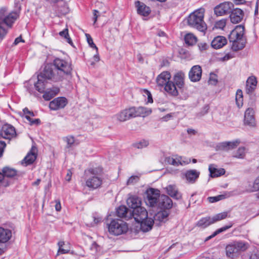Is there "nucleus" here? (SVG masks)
<instances>
[{
    "label": "nucleus",
    "instance_id": "nucleus-1",
    "mask_svg": "<svg viewBox=\"0 0 259 259\" xmlns=\"http://www.w3.org/2000/svg\"><path fill=\"white\" fill-rule=\"evenodd\" d=\"M132 217L136 222L140 223V229L143 232H148L152 228L154 220L148 218V212L144 207H140L132 210Z\"/></svg>",
    "mask_w": 259,
    "mask_h": 259
},
{
    "label": "nucleus",
    "instance_id": "nucleus-2",
    "mask_svg": "<svg viewBox=\"0 0 259 259\" xmlns=\"http://www.w3.org/2000/svg\"><path fill=\"white\" fill-rule=\"evenodd\" d=\"M102 169L100 168H90L85 170V186L93 191L100 188L103 183L102 178L100 177Z\"/></svg>",
    "mask_w": 259,
    "mask_h": 259
},
{
    "label": "nucleus",
    "instance_id": "nucleus-3",
    "mask_svg": "<svg viewBox=\"0 0 259 259\" xmlns=\"http://www.w3.org/2000/svg\"><path fill=\"white\" fill-rule=\"evenodd\" d=\"M244 27L238 25L233 30L229 35V39L232 42L231 48L234 51L242 50L245 46L246 39L244 36Z\"/></svg>",
    "mask_w": 259,
    "mask_h": 259
},
{
    "label": "nucleus",
    "instance_id": "nucleus-4",
    "mask_svg": "<svg viewBox=\"0 0 259 259\" xmlns=\"http://www.w3.org/2000/svg\"><path fill=\"white\" fill-rule=\"evenodd\" d=\"M204 9L200 8L191 13L187 18L189 26L204 32L207 29V25L204 21Z\"/></svg>",
    "mask_w": 259,
    "mask_h": 259
},
{
    "label": "nucleus",
    "instance_id": "nucleus-5",
    "mask_svg": "<svg viewBox=\"0 0 259 259\" xmlns=\"http://www.w3.org/2000/svg\"><path fill=\"white\" fill-rule=\"evenodd\" d=\"M247 242L242 241H234L226 247V255L232 259L237 257L241 252L245 251L249 247Z\"/></svg>",
    "mask_w": 259,
    "mask_h": 259
},
{
    "label": "nucleus",
    "instance_id": "nucleus-6",
    "mask_svg": "<svg viewBox=\"0 0 259 259\" xmlns=\"http://www.w3.org/2000/svg\"><path fill=\"white\" fill-rule=\"evenodd\" d=\"M109 233L113 235L118 236L125 233L128 226L125 222L119 219H113L107 223Z\"/></svg>",
    "mask_w": 259,
    "mask_h": 259
},
{
    "label": "nucleus",
    "instance_id": "nucleus-7",
    "mask_svg": "<svg viewBox=\"0 0 259 259\" xmlns=\"http://www.w3.org/2000/svg\"><path fill=\"white\" fill-rule=\"evenodd\" d=\"M53 64L61 80L65 75L71 74L72 70L71 62L60 58H56L53 61Z\"/></svg>",
    "mask_w": 259,
    "mask_h": 259
},
{
    "label": "nucleus",
    "instance_id": "nucleus-8",
    "mask_svg": "<svg viewBox=\"0 0 259 259\" xmlns=\"http://www.w3.org/2000/svg\"><path fill=\"white\" fill-rule=\"evenodd\" d=\"M39 75L46 80H51L55 82L62 80L53 63L46 64Z\"/></svg>",
    "mask_w": 259,
    "mask_h": 259
},
{
    "label": "nucleus",
    "instance_id": "nucleus-9",
    "mask_svg": "<svg viewBox=\"0 0 259 259\" xmlns=\"http://www.w3.org/2000/svg\"><path fill=\"white\" fill-rule=\"evenodd\" d=\"M160 196L159 190L150 188L146 191L144 200L147 205L154 207L157 205Z\"/></svg>",
    "mask_w": 259,
    "mask_h": 259
},
{
    "label": "nucleus",
    "instance_id": "nucleus-10",
    "mask_svg": "<svg viewBox=\"0 0 259 259\" xmlns=\"http://www.w3.org/2000/svg\"><path fill=\"white\" fill-rule=\"evenodd\" d=\"M234 8V4L230 2H225L217 6L214 8V14L218 16L230 13Z\"/></svg>",
    "mask_w": 259,
    "mask_h": 259
},
{
    "label": "nucleus",
    "instance_id": "nucleus-11",
    "mask_svg": "<svg viewBox=\"0 0 259 259\" xmlns=\"http://www.w3.org/2000/svg\"><path fill=\"white\" fill-rule=\"evenodd\" d=\"M21 7L19 6L16 10L7 14L5 13L4 24L11 28L15 21L19 17Z\"/></svg>",
    "mask_w": 259,
    "mask_h": 259
},
{
    "label": "nucleus",
    "instance_id": "nucleus-12",
    "mask_svg": "<svg viewBox=\"0 0 259 259\" xmlns=\"http://www.w3.org/2000/svg\"><path fill=\"white\" fill-rule=\"evenodd\" d=\"M134 111L133 107H132L128 109L122 110L119 113L116 114L115 115V117L118 121L120 122H124L132 118L135 117L133 112Z\"/></svg>",
    "mask_w": 259,
    "mask_h": 259
},
{
    "label": "nucleus",
    "instance_id": "nucleus-13",
    "mask_svg": "<svg viewBox=\"0 0 259 259\" xmlns=\"http://www.w3.org/2000/svg\"><path fill=\"white\" fill-rule=\"evenodd\" d=\"M67 103V100L66 98L58 97L50 102L49 107L51 110H57L64 108Z\"/></svg>",
    "mask_w": 259,
    "mask_h": 259
},
{
    "label": "nucleus",
    "instance_id": "nucleus-14",
    "mask_svg": "<svg viewBox=\"0 0 259 259\" xmlns=\"http://www.w3.org/2000/svg\"><path fill=\"white\" fill-rule=\"evenodd\" d=\"M244 122L245 125L254 126L256 124L254 111L253 108H248L245 111Z\"/></svg>",
    "mask_w": 259,
    "mask_h": 259
},
{
    "label": "nucleus",
    "instance_id": "nucleus-15",
    "mask_svg": "<svg viewBox=\"0 0 259 259\" xmlns=\"http://www.w3.org/2000/svg\"><path fill=\"white\" fill-rule=\"evenodd\" d=\"M202 69L199 65L193 66L189 72V77L191 81L197 82L200 80Z\"/></svg>",
    "mask_w": 259,
    "mask_h": 259
},
{
    "label": "nucleus",
    "instance_id": "nucleus-16",
    "mask_svg": "<svg viewBox=\"0 0 259 259\" xmlns=\"http://www.w3.org/2000/svg\"><path fill=\"white\" fill-rule=\"evenodd\" d=\"M244 17L243 11L239 8L232 9L230 12V19L231 22L234 24L240 22Z\"/></svg>",
    "mask_w": 259,
    "mask_h": 259
},
{
    "label": "nucleus",
    "instance_id": "nucleus-17",
    "mask_svg": "<svg viewBox=\"0 0 259 259\" xmlns=\"http://www.w3.org/2000/svg\"><path fill=\"white\" fill-rule=\"evenodd\" d=\"M2 129L4 139L11 140L16 136L15 127L10 124L4 125Z\"/></svg>",
    "mask_w": 259,
    "mask_h": 259
},
{
    "label": "nucleus",
    "instance_id": "nucleus-18",
    "mask_svg": "<svg viewBox=\"0 0 259 259\" xmlns=\"http://www.w3.org/2000/svg\"><path fill=\"white\" fill-rule=\"evenodd\" d=\"M135 6L137 8V13L142 16L147 17L151 13V9L144 3L140 1L135 2Z\"/></svg>",
    "mask_w": 259,
    "mask_h": 259
},
{
    "label": "nucleus",
    "instance_id": "nucleus-19",
    "mask_svg": "<svg viewBox=\"0 0 259 259\" xmlns=\"http://www.w3.org/2000/svg\"><path fill=\"white\" fill-rule=\"evenodd\" d=\"M157 205L161 208L169 210L172 207L171 199L166 195H161Z\"/></svg>",
    "mask_w": 259,
    "mask_h": 259
},
{
    "label": "nucleus",
    "instance_id": "nucleus-20",
    "mask_svg": "<svg viewBox=\"0 0 259 259\" xmlns=\"http://www.w3.org/2000/svg\"><path fill=\"white\" fill-rule=\"evenodd\" d=\"M256 78L254 76H250L246 81L245 92L248 95H251L254 92L257 85Z\"/></svg>",
    "mask_w": 259,
    "mask_h": 259
},
{
    "label": "nucleus",
    "instance_id": "nucleus-21",
    "mask_svg": "<svg viewBox=\"0 0 259 259\" xmlns=\"http://www.w3.org/2000/svg\"><path fill=\"white\" fill-rule=\"evenodd\" d=\"M239 141L233 142H224L218 144L217 146V149L218 150L228 151L236 148L239 144Z\"/></svg>",
    "mask_w": 259,
    "mask_h": 259
},
{
    "label": "nucleus",
    "instance_id": "nucleus-22",
    "mask_svg": "<svg viewBox=\"0 0 259 259\" xmlns=\"http://www.w3.org/2000/svg\"><path fill=\"white\" fill-rule=\"evenodd\" d=\"M171 77L170 74L167 71H163L156 78L157 85L159 87H163L169 81Z\"/></svg>",
    "mask_w": 259,
    "mask_h": 259
},
{
    "label": "nucleus",
    "instance_id": "nucleus-23",
    "mask_svg": "<svg viewBox=\"0 0 259 259\" xmlns=\"http://www.w3.org/2000/svg\"><path fill=\"white\" fill-rule=\"evenodd\" d=\"M116 214L119 218L128 220L132 218V210H129L124 205H121L117 208Z\"/></svg>",
    "mask_w": 259,
    "mask_h": 259
},
{
    "label": "nucleus",
    "instance_id": "nucleus-24",
    "mask_svg": "<svg viewBox=\"0 0 259 259\" xmlns=\"http://www.w3.org/2000/svg\"><path fill=\"white\" fill-rule=\"evenodd\" d=\"M200 175V172L196 169L187 170L185 174L187 181L191 184L194 183L198 179Z\"/></svg>",
    "mask_w": 259,
    "mask_h": 259
},
{
    "label": "nucleus",
    "instance_id": "nucleus-25",
    "mask_svg": "<svg viewBox=\"0 0 259 259\" xmlns=\"http://www.w3.org/2000/svg\"><path fill=\"white\" fill-rule=\"evenodd\" d=\"M227 43V40L225 37L218 36L212 40L211 45L215 49H219L222 48Z\"/></svg>",
    "mask_w": 259,
    "mask_h": 259
},
{
    "label": "nucleus",
    "instance_id": "nucleus-26",
    "mask_svg": "<svg viewBox=\"0 0 259 259\" xmlns=\"http://www.w3.org/2000/svg\"><path fill=\"white\" fill-rule=\"evenodd\" d=\"M12 237V231L8 229L0 227V244L9 241Z\"/></svg>",
    "mask_w": 259,
    "mask_h": 259
},
{
    "label": "nucleus",
    "instance_id": "nucleus-27",
    "mask_svg": "<svg viewBox=\"0 0 259 259\" xmlns=\"http://www.w3.org/2000/svg\"><path fill=\"white\" fill-rule=\"evenodd\" d=\"M133 109L134 110L133 112L135 117L137 116L145 117L149 115L152 112L151 109L144 107H139L138 108L133 107Z\"/></svg>",
    "mask_w": 259,
    "mask_h": 259
},
{
    "label": "nucleus",
    "instance_id": "nucleus-28",
    "mask_svg": "<svg viewBox=\"0 0 259 259\" xmlns=\"http://www.w3.org/2000/svg\"><path fill=\"white\" fill-rule=\"evenodd\" d=\"M128 206L133 209H136L138 207H141V199L136 196L130 197L126 200Z\"/></svg>",
    "mask_w": 259,
    "mask_h": 259
},
{
    "label": "nucleus",
    "instance_id": "nucleus-29",
    "mask_svg": "<svg viewBox=\"0 0 259 259\" xmlns=\"http://www.w3.org/2000/svg\"><path fill=\"white\" fill-rule=\"evenodd\" d=\"M47 83V80L43 77L40 78V75L38 74L37 81L34 85L36 90L40 93H42L45 91Z\"/></svg>",
    "mask_w": 259,
    "mask_h": 259
},
{
    "label": "nucleus",
    "instance_id": "nucleus-30",
    "mask_svg": "<svg viewBox=\"0 0 259 259\" xmlns=\"http://www.w3.org/2000/svg\"><path fill=\"white\" fill-rule=\"evenodd\" d=\"M164 90L173 96H177L179 92L176 88V84L172 81H169L164 86Z\"/></svg>",
    "mask_w": 259,
    "mask_h": 259
},
{
    "label": "nucleus",
    "instance_id": "nucleus-31",
    "mask_svg": "<svg viewBox=\"0 0 259 259\" xmlns=\"http://www.w3.org/2000/svg\"><path fill=\"white\" fill-rule=\"evenodd\" d=\"M59 92V89L58 88H53L47 89L42 96L44 99L46 101H49L55 96Z\"/></svg>",
    "mask_w": 259,
    "mask_h": 259
},
{
    "label": "nucleus",
    "instance_id": "nucleus-32",
    "mask_svg": "<svg viewBox=\"0 0 259 259\" xmlns=\"http://www.w3.org/2000/svg\"><path fill=\"white\" fill-rule=\"evenodd\" d=\"M184 74L182 72H179L174 77V83L178 88L182 89L184 84Z\"/></svg>",
    "mask_w": 259,
    "mask_h": 259
},
{
    "label": "nucleus",
    "instance_id": "nucleus-33",
    "mask_svg": "<svg viewBox=\"0 0 259 259\" xmlns=\"http://www.w3.org/2000/svg\"><path fill=\"white\" fill-rule=\"evenodd\" d=\"M210 176L212 178L218 177L225 174V170L224 168L218 169L214 167L213 164H210L208 168Z\"/></svg>",
    "mask_w": 259,
    "mask_h": 259
},
{
    "label": "nucleus",
    "instance_id": "nucleus-34",
    "mask_svg": "<svg viewBox=\"0 0 259 259\" xmlns=\"http://www.w3.org/2000/svg\"><path fill=\"white\" fill-rule=\"evenodd\" d=\"M180 159H181V157L176 159L171 157H167L165 158V162L174 166H178L180 165H182L183 163L188 164L190 161V159H189V161L185 162V161H182Z\"/></svg>",
    "mask_w": 259,
    "mask_h": 259
},
{
    "label": "nucleus",
    "instance_id": "nucleus-35",
    "mask_svg": "<svg viewBox=\"0 0 259 259\" xmlns=\"http://www.w3.org/2000/svg\"><path fill=\"white\" fill-rule=\"evenodd\" d=\"M166 190L167 194L171 197L176 199H179L181 197L175 186L169 185L166 188Z\"/></svg>",
    "mask_w": 259,
    "mask_h": 259
},
{
    "label": "nucleus",
    "instance_id": "nucleus-36",
    "mask_svg": "<svg viewBox=\"0 0 259 259\" xmlns=\"http://www.w3.org/2000/svg\"><path fill=\"white\" fill-rule=\"evenodd\" d=\"M211 222L212 220L210 217L202 218L197 222L196 225V226L201 228H205L213 224Z\"/></svg>",
    "mask_w": 259,
    "mask_h": 259
},
{
    "label": "nucleus",
    "instance_id": "nucleus-37",
    "mask_svg": "<svg viewBox=\"0 0 259 259\" xmlns=\"http://www.w3.org/2000/svg\"><path fill=\"white\" fill-rule=\"evenodd\" d=\"M169 214V211L167 209L161 210L158 212L154 217L155 221L159 222H163L166 220Z\"/></svg>",
    "mask_w": 259,
    "mask_h": 259
},
{
    "label": "nucleus",
    "instance_id": "nucleus-38",
    "mask_svg": "<svg viewBox=\"0 0 259 259\" xmlns=\"http://www.w3.org/2000/svg\"><path fill=\"white\" fill-rule=\"evenodd\" d=\"M36 155L32 151L29 152L27 155L25 157L24 159L22 161L23 164L24 162L26 163V165L31 164L36 159Z\"/></svg>",
    "mask_w": 259,
    "mask_h": 259
},
{
    "label": "nucleus",
    "instance_id": "nucleus-39",
    "mask_svg": "<svg viewBox=\"0 0 259 259\" xmlns=\"http://www.w3.org/2000/svg\"><path fill=\"white\" fill-rule=\"evenodd\" d=\"M184 40L188 46H193L196 43L197 37L192 33H188L185 36Z\"/></svg>",
    "mask_w": 259,
    "mask_h": 259
},
{
    "label": "nucleus",
    "instance_id": "nucleus-40",
    "mask_svg": "<svg viewBox=\"0 0 259 259\" xmlns=\"http://www.w3.org/2000/svg\"><path fill=\"white\" fill-rule=\"evenodd\" d=\"M5 177L13 178L17 175V171L15 169L9 167H5L3 169L2 173Z\"/></svg>",
    "mask_w": 259,
    "mask_h": 259
},
{
    "label": "nucleus",
    "instance_id": "nucleus-41",
    "mask_svg": "<svg viewBox=\"0 0 259 259\" xmlns=\"http://www.w3.org/2000/svg\"><path fill=\"white\" fill-rule=\"evenodd\" d=\"M228 216V212L224 211L220 213H218L211 218L212 223H214L218 221L226 219Z\"/></svg>",
    "mask_w": 259,
    "mask_h": 259
},
{
    "label": "nucleus",
    "instance_id": "nucleus-42",
    "mask_svg": "<svg viewBox=\"0 0 259 259\" xmlns=\"http://www.w3.org/2000/svg\"><path fill=\"white\" fill-rule=\"evenodd\" d=\"M243 94L241 90H238L236 96V103L238 108H240L243 105Z\"/></svg>",
    "mask_w": 259,
    "mask_h": 259
},
{
    "label": "nucleus",
    "instance_id": "nucleus-43",
    "mask_svg": "<svg viewBox=\"0 0 259 259\" xmlns=\"http://www.w3.org/2000/svg\"><path fill=\"white\" fill-rule=\"evenodd\" d=\"M228 197H229V195H227V194H221V195H217L215 196L208 197L207 198V199L210 203H214V202H218L220 200L224 199L225 198H226Z\"/></svg>",
    "mask_w": 259,
    "mask_h": 259
},
{
    "label": "nucleus",
    "instance_id": "nucleus-44",
    "mask_svg": "<svg viewBox=\"0 0 259 259\" xmlns=\"http://www.w3.org/2000/svg\"><path fill=\"white\" fill-rule=\"evenodd\" d=\"M232 227V225H229V226H225L220 229H218V230H217L215 232H214L213 233V234L212 235H211L210 236H208L207 238H206V240H208L209 239L215 237L216 235H217L218 234L224 232V231H226L227 230H228V229L230 228L231 227Z\"/></svg>",
    "mask_w": 259,
    "mask_h": 259
},
{
    "label": "nucleus",
    "instance_id": "nucleus-45",
    "mask_svg": "<svg viewBox=\"0 0 259 259\" xmlns=\"http://www.w3.org/2000/svg\"><path fill=\"white\" fill-rule=\"evenodd\" d=\"M149 145V142L146 140H142L133 144V146L138 149H142L146 147Z\"/></svg>",
    "mask_w": 259,
    "mask_h": 259
},
{
    "label": "nucleus",
    "instance_id": "nucleus-46",
    "mask_svg": "<svg viewBox=\"0 0 259 259\" xmlns=\"http://www.w3.org/2000/svg\"><path fill=\"white\" fill-rule=\"evenodd\" d=\"M59 35L61 36L64 37L68 44L71 46H73V42L69 36L68 29L67 28L64 29L62 31H60L59 32Z\"/></svg>",
    "mask_w": 259,
    "mask_h": 259
},
{
    "label": "nucleus",
    "instance_id": "nucleus-47",
    "mask_svg": "<svg viewBox=\"0 0 259 259\" xmlns=\"http://www.w3.org/2000/svg\"><path fill=\"white\" fill-rule=\"evenodd\" d=\"M245 149L244 147H240L237 150L236 153L233 156V157L243 159L244 158L245 155Z\"/></svg>",
    "mask_w": 259,
    "mask_h": 259
},
{
    "label": "nucleus",
    "instance_id": "nucleus-48",
    "mask_svg": "<svg viewBox=\"0 0 259 259\" xmlns=\"http://www.w3.org/2000/svg\"><path fill=\"white\" fill-rule=\"evenodd\" d=\"M23 115L22 117L25 118L27 120H30L31 119V117L35 116L34 113L32 111L29 110L27 107H25L23 109Z\"/></svg>",
    "mask_w": 259,
    "mask_h": 259
},
{
    "label": "nucleus",
    "instance_id": "nucleus-49",
    "mask_svg": "<svg viewBox=\"0 0 259 259\" xmlns=\"http://www.w3.org/2000/svg\"><path fill=\"white\" fill-rule=\"evenodd\" d=\"M64 141L67 143V148H69L73 146L75 143V139L74 137L68 136L64 138Z\"/></svg>",
    "mask_w": 259,
    "mask_h": 259
},
{
    "label": "nucleus",
    "instance_id": "nucleus-50",
    "mask_svg": "<svg viewBox=\"0 0 259 259\" xmlns=\"http://www.w3.org/2000/svg\"><path fill=\"white\" fill-rule=\"evenodd\" d=\"M58 245L59 246L58 252L61 253V254L67 253L69 252V249H64V246L65 245V243L63 241H59L58 243Z\"/></svg>",
    "mask_w": 259,
    "mask_h": 259
},
{
    "label": "nucleus",
    "instance_id": "nucleus-51",
    "mask_svg": "<svg viewBox=\"0 0 259 259\" xmlns=\"http://www.w3.org/2000/svg\"><path fill=\"white\" fill-rule=\"evenodd\" d=\"M226 19H223L220 20L217 22H216L215 24V27L217 28L223 29V28L226 26Z\"/></svg>",
    "mask_w": 259,
    "mask_h": 259
},
{
    "label": "nucleus",
    "instance_id": "nucleus-52",
    "mask_svg": "<svg viewBox=\"0 0 259 259\" xmlns=\"http://www.w3.org/2000/svg\"><path fill=\"white\" fill-rule=\"evenodd\" d=\"M259 191V176L254 180L252 191ZM257 197L259 198V192L257 194Z\"/></svg>",
    "mask_w": 259,
    "mask_h": 259
},
{
    "label": "nucleus",
    "instance_id": "nucleus-53",
    "mask_svg": "<svg viewBox=\"0 0 259 259\" xmlns=\"http://www.w3.org/2000/svg\"><path fill=\"white\" fill-rule=\"evenodd\" d=\"M85 36L87 37L88 43L89 44V46L92 48H94L96 50V51H98V48L96 46V45L94 43L93 40L91 37V36L89 34H85Z\"/></svg>",
    "mask_w": 259,
    "mask_h": 259
},
{
    "label": "nucleus",
    "instance_id": "nucleus-54",
    "mask_svg": "<svg viewBox=\"0 0 259 259\" xmlns=\"http://www.w3.org/2000/svg\"><path fill=\"white\" fill-rule=\"evenodd\" d=\"M208 82L210 84L215 85L218 82L217 75L214 73H210Z\"/></svg>",
    "mask_w": 259,
    "mask_h": 259
},
{
    "label": "nucleus",
    "instance_id": "nucleus-55",
    "mask_svg": "<svg viewBox=\"0 0 259 259\" xmlns=\"http://www.w3.org/2000/svg\"><path fill=\"white\" fill-rule=\"evenodd\" d=\"M6 11V8H2L0 9V25L4 24L5 13Z\"/></svg>",
    "mask_w": 259,
    "mask_h": 259
},
{
    "label": "nucleus",
    "instance_id": "nucleus-56",
    "mask_svg": "<svg viewBox=\"0 0 259 259\" xmlns=\"http://www.w3.org/2000/svg\"><path fill=\"white\" fill-rule=\"evenodd\" d=\"M139 180V177L136 176H131L127 181V185H133L135 184Z\"/></svg>",
    "mask_w": 259,
    "mask_h": 259
},
{
    "label": "nucleus",
    "instance_id": "nucleus-57",
    "mask_svg": "<svg viewBox=\"0 0 259 259\" xmlns=\"http://www.w3.org/2000/svg\"><path fill=\"white\" fill-rule=\"evenodd\" d=\"M143 94L144 95V96H147V102L148 103H153V99H152V95L151 94V93L147 90L146 89H144L143 90Z\"/></svg>",
    "mask_w": 259,
    "mask_h": 259
},
{
    "label": "nucleus",
    "instance_id": "nucleus-58",
    "mask_svg": "<svg viewBox=\"0 0 259 259\" xmlns=\"http://www.w3.org/2000/svg\"><path fill=\"white\" fill-rule=\"evenodd\" d=\"M8 33V30L2 25H0V39L2 40Z\"/></svg>",
    "mask_w": 259,
    "mask_h": 259
},
{
    "label": "nucleus",
    "instance_id": "nucleus-59",
    "mask_svg": "<svg viewBox=\"0 0 259 259\" xmlns=\"http://www.w3.org/2000/svg\"><path fill=\"white\" fill-rule=\"evenodd\" d=\"M100 16V12L97 10H94L93 11V21H94V25H95L97 21L98 18Z\"/></svg>",
    "mask_w": 259,
    "mask_h": 259
},
{
    "label": "nucleus",
    "instance_id": "nucleus-60",
    "mask_svg": "<svg viewBox=\"0 0 259 259\" xmlns=\"http://www.w3.org/2000/svg\"><path fill=\"white\" fill-rule=\"evenodd\" d=\"M6 146V144L5 142L0 141V158L3 155L4 149Z\"/></svg>",
    "mask_w": 259,
    "mask_h": 259
},
{
    "label": "nucleus",
    "instance_id": "nucleus-61",
    "mask_svg": "<svg viewBox=\"0 0 259 259\" xmlns=\"http://www.w3.org/2000/svg\"><path fill=\"white\" fill-rule=\"evenodd\" d=\"M29 122V124L31 125H39L40 123V120L39 119H32L31 118V119L30 120H28Z\"/></svg>",
    "mask_w": 259,
    "mask_h": 259
},
{
    "label": "nucleus",
    "instance_id": "nucleus-62",
    "mask_svg": "<svg viewBox=\"0 0 259 259\" xmlns=\"http://www.w3.org/2000/svg\"><path fill=\"white\" fill-rule=\"evenodd\" d=\"M198 47L201 51H203L206 50L208 46L205 42H201L198 44Z\"/></svg>",
    "mask_w": 259,
    "mask_h": 259
},
{
    "label": "nucleus",
    "instance_id": "nucleus-63",
    "mask_svg": "<svg viewBox=\"0 0 259 259\" xmlns=\"http://www.w3.org/2000/svg\"><path fill=\"white\" fill-rule=\"evenodd\" d=\"M56 204H55V209L56 211H59L61 209V205L60 203V201L59 200H55Z\"/></svg>",
    "mask_w": 259,
    "mask_h": 259
},
{
    "label": "nucleus",
    "instance_id": "nucleus-64",
    "mask_svg": "<svg viewBox=\"0 0 259 259\" xmlns=\"http://www.w3.org/2000/svg\"><path fill=\"white\" fill-rule=\"evenodd\" d=\"M209 109V107L208 105H205L203 108V109L200 113L202 115H204V114H206L208 112Z\"/></svg>",
    "mask_w": 259,
    "mask_h": 259
}]
</instances>
